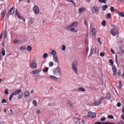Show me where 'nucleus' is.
<instances>
[{
	"instance_id": "nucleus-23",
	"label": "nucleus",
	"mask_w": 124,
	"mask_h": 124,
	"mask_svg": "<svg viewBox=\"0 0 124 124\" xmlns=\"http://www.w3.org/2000/svg\"><path fill=\"white\" fill-rule=\"evenodd\" d=\"M118 15L119 16L122 17H124V13L123 12H119L118 14Z\"/></svg>"
},
{
	"instance_id": "nucleus-27",
	"label": "nucleus",
	"mask_w": 124,
	"mask_h": 124,
	"mask_svg": "<svg viewBox=\"0 0 124 124\" xmlns=\"http://www.w3.org/2000/svg\"><path fill=\"white\" fill-rule=\"evenodd\" d=\"M93 9L95 12H98V9L97 7L96 6H94L93 8Z\"/></svg>"
},
{
	"instance_id": "nucleus-61",
	"label": "nucleus",
	"mask_w": 124,
	"mask_h": 124,
	"mask_svg": "<svg viewBox=\"0 0 124 124\" xmlns=\"http://www.w3.org/2000/svg\"><path fill=\"white\" fill-rule=\"evenodd\" d=\"M121 118L124 120V115H121Z\"/></svg>"
},
{
	"instance_id": "nucleus-22",
	"label": "nucleus",
	"mask_w": 124,
	"mask_h": 124,
	"mask_svg": "<svg viewBox=\"0 0 124 124\" xmlns=\"http://www.w3.org/2000/svg\"><path fill=\"white\" fill-rule=\"evenodd\" d=\"M24 94L25 97L29 95H30V93L29 92L27 91L25 92Z\"/></svg>"
},
{
	"instance_id": "nucleus-12",
	"label": "nucleus",
	"mask_w": 124,
	"mask_h": 124,
	"mask_svg": "<svg viewBox=\"0 0 124 124\" xmlns=\"http://www.w3.org/2000/svg\"><path fill=\"white\" fill-rule=\"evenodd\" d=\"M96 48H92L91 50L90 54L92 53L95 54L96 52Z\"/></svg>"
},
{
	"instance_id": "nucleus-18",
	"label": "nucleus",
	"mask_w": 124,
	"mask_h": 124,
	"mask_svg": "<svg viewBox=\"0 0 124 124\" xmlns=\"http://www.w3.org/2000/svg\"><path fill=\"white\" fill-rule=\"evenodd\" d=\"M112 68L113 71L114 73V74H113V75H115V73L116 72V69L115 66H113L112 67Z\"/></svg>"
},
{
	"instance_id": "nucleus-14",
	"label": "nucleus",
	"mask_w": 124,
	"mask_h": 124,
	"mask_svg": "<svg viewBox=\"0 0 124 124\" xmlns=\"http://www.w3.org/2000/svg\"><path fill=\"white\" fill-rule=\"evenodd\" d=\"M6 10L5 9H3L1 15L2 16H3V18H4L5 15L6 13Z\"/></svg>"
},
{
	"instance_id": "nucleus-34",
	"label": "nucleus",
	"mask_w": 124,
	"mask_h": 124,
	"mask_svg": "<svg viewBox=\"0 0 124 124\" xmlns=\"http://www.w3.org/2000/svg\"><path fill=\"white\" fill-rule=\"evenodd\" d=\"M109 62L111 65H112L113 64V62L111 59L109 60Z\"/></svg>"
},
{
	"instance_id": "nucleus-6",
	"label": "nucleus",
	"mask_w": 124,
	"mask_h": 124,
	"mask_svg": "<svg viewBox=\"0 0 124 124\" xmlns=\"http://www.w3.org/2000/svg\"><path fill=\"white\" fill-rule=\"evenodd\" d=\"M96 114L95 113H93L91 112H89L88 114V116L91 118H93L96 116Z\"/></svg>"
},
{
	"instance_id": "nucleus-54",
	"label": "nucleus",
	"mask_w": 124,
	"mask_h": 124,
	"mask_svg": "<svg viewBox=\"0 0 124 124\" xmlns=\"http://www.w3.org/2000/svg\"><path fill=\"white\" fill-rule=\"evenodd\" d=\"M105 120V117H102L101 119V121H104Z\"/></svg>"
},
{
	"instance_id": "nucleus-3",
	"label": "nucleus",
	"mask_w": 124,
	"mask_h": 124,
	"mask_svg": "<svg viewBox=\"0 0 124 124\" xmlns=\"http://www.w3.org/2000/svg\"><path fill=\"white\" fill-rule=\"evenodd\" d=\"M77 63L75 61L73 62L72 63V69L73 71H75L76 73H77Z\"/></svg>"
},
{
	"instance_id": "nucleus-44",
	"label": "nucleus",
	"mask_w": 124,
	"mask_h": 124,
	"mask_svg": "<svg viewBox=\"0 0 124 124\" xmlns=\"http://www.w3.org/2000/svg\"><path fill=\"white\" fill-rule=\"evenodd\" d=\"M13 42L14 44H17L18 41L16 39H15L13 40Z\"/></svg>"
},
{
	"instance_id": "nucleus-48",
	"label": "nucleus",
	"mask_w": 124,
	"mask_h": 124,
	"mask_svg": "<svg viewBox=\"0 0 124 124\" xmlns=\"http://www.w3.org/2000/svg\"><path fill=\"white\" fill-rule=\"evenodd\" d=\"M107 17L108 19H109L111 17V15L110 13H108L107 15Z\"/></svg>"
},
{
	"instance_id": "nucleus-17",
	"label": "nucleus",
	"mask_w": 124,
	"mask_h": 124,
	"mask_svg": "<svg viewBox=\"0 0 124 124\" xmlns=\"http://www.w3.org/2000/svg\"><path fill=\"white\" fill-rule=\"evenodd\" d=\"M14 12V9L13 7L11 9L10 11V15H12Z\"/></svg>"
},
{
	"instance_id": "nucleus-45",
	"label": "nucleus",
	"mask_w": 124,
	"mask_h": 124,
	"mask_svg": "<svg viewBox=\"0 0 124 124\" xmlns=\"http://www.w3.org/2000/svg\"><path fill=\"white\" fill-rule=\"evenodd\" d=\"M19 18L22 19L24 22H25V19L24 18H23V17L21 16L20 17V18Z\"/></svg>"
},
{
	"instance_id": "nucleus-15",
	"label": "nucleus",
	"mask_w": 124,
	"mask_h": 124,
	"mask_svg": "<svg viewBox=\"0 0 124 124\" xmlns=\"http://www.w3.org/2000/svg\"><path fill=\"white\" fill-rule=\"evenodd\" d=\"M85 10V8H79V13H83Z\"/></svg>"
},
{
	"instance_id": "nucleus-16",
	"label": "nucleus",
	"mask_w": 124,
	"mask_h": 124,
	"mask_svg": "<svg viewBox=\"0 0 124 124\" xmlns=\"http://www.w3.org/2000/svg\"><path fill=\"white\" fill-rule=\"evenodd\" d=\"M49 78H50L51 79H53L54 80H57L58 79V78L55 77L53 76L52 75H50L49 76Z\"/></svg>"
},
{
	"instance_id": "nucleus-19",
	"label": "nucleus",
	"mask_w": 124,
	"mask_h": 124,
	"mask_svg": "<svg viewBox=\"0 0 124 124\" xmlns=\"http://www.w3.org/2000/svg\"><path fill=\"white\" fill-rule=\"evenodd\" d=\"M110 97V95L109 93H108L106 94V98L107 99H109Z\"/></svg>"
},
{
	"instance_id": "nucleus-2",
	"label": "nucleus",
	"mask_w": 124,
	"mask_h": 124,
	"mask_svg": "<svg viewBox=\"0 0 124 124\" xmlns=\"http://www.w3.org/2000/svg\"><path fill=\"white\" fill-rule=\"evenodd\" d=\"M54 74L57 77H61V71L60 68H56L54 71Z\"/></svg>"
},
{
	"instance_id": "nucleus-30",
	"label": "nucleus",
	"mask_w": 124,
	"mask_h": 124,
	"mask_svg": "<svg viewBox=\"0 0 124 124\" xmlns=\"http://www.w3.org/2000/svg\"><path fill=\"white\" fill-rule=\"evenodd\" d=\"M102 25L103 26H105L106 25V22L105 20H103L101 23Z\"/></svg>"
},
{
	"instance_id": "nucleus-53",
	"label": "nucleus",
	"mask_w": 124,
	"mask_h": 124,
	"mask_svg": "<svg viewBox=\"0 0 124 124\" xmlns=\"http://www.w3.org/2000/svg\"><path fill=\"white\" fill-rule=\"evenodd\" d=\"M100 55L101 56H103L105 55V54L104 53L102 52H101L100 54Z\"/></svg>"
},
{
	"instance_id": "nucleus-40",
	"label": "nucleus",
	"mask_w": 124,
	"mask_h": 124,
	"mask_svg": "<svg viewBox=\"0 0 124 124\" xmlns=\"http://www.w3.org/2000/svg\"><path fill=\"white\" fill-rule=\"evenodd\" d=\"M53 63L52 62H50L49 63V65L50 67H51L53 65Z\"/></svg>"
},
{
	"instance_id": "nucleus-33",
	"label": "nucleus",
	"mask_w": 124,
	"mask_h": 124,
	"mask_svg": "<svg viewBox=\"0 0 124 124\" xmlns=\"http://www.w3.org/2000/svg\"><path fill=\"white\" fill-rule=\"evenodd\" d=\"M48 70V68L47 67H46L44 69H43V71L44 72H46Z\"/></svg>"
},
{
	"instance_id": "nucleus-39",
	"label": "nucleus",
	"mask_w": 124,
	"mask_h": 124,
	"mask_svg": "<svg viewBox=\"0 0 124 124\" xmlns=\"http://www.w3.org/2000/svg\"><path fill=\"white\" fill-rule=\"evenodd\" d=\"M110 10L112 12H113L115 11L114 8L113 7H111L110 8Z\"/></svg>"
},
{
	"instance_id": "nucleus-7",
	"label": "nucleus",
	"mask_w": 124,
	"mask_h": 124,
	"mask_svg": "<svg viewBox=\"0 0 124 124\" xmlns=\"http://www.w3.org/2000/svg\"><path fill=\"white\" fill-rule=\"evenodd\" d=\"M30 67L32 68H36L37 67V65L35 62H30Z\"/></svg>"
},
{
	"instance_id": "nucleus-1",
	"label": "nucleus",
	"mask_w": 124,
	"mask_h": 124,
	"mask_svg": "<svg viewBox=\"0 0 124 124\" xmlns=\"http://www.w3.org/2000/svg\"><path fill=\"white\" fill-rule=\"evenodd\" d=\"M21 89H20L18 90H16L15 91L13 92L9 97V99L10 101H11L13 96L14 95H17L18 94L21 92Z\"/></svg>"
},
{
	"instance_id": "nucleus-5",
	"label": "nucleus",
	"mask_w": 124,
	"mask_h": 124,
	"mask_svg": "<svg viewBox=\"0 0 124 124\" xmlns=\"http://www.w3.org/2000/svg\"><path fill=\"white\" fill-rule=\"evenodd\" d=\"M33 10L36 14H38L39 12V9L38 6L35 5L33 8Z\"/></svg>"
},
{
	"instance_id": "nucleus-20",
	"label": "nucleus",
	"mask_w": 124,
	"mask_h": 124,
	"mask_svg": "<svg viewBox=\"0 0 124 124\" xmlns=\"http://www.w3.org/2000/svg\"><path fill=\"white\" fill-rule=\"evenodd\" d=\"M50 53L53 55V56H54V55L55 56L56 55V52L54 50H52V51L50 52Z\"/></svg>"
},
{
	"instance_id": "nucleus-13",
	"label": "nucleus",
	"mask_w": 124,
	"mask_h": 124,
	"mask_svg": "<svg viewBox=\"0 0 124 124\" xmlns=\"http://www.w3.org/2000/svg\"><path fill=\"white\" fill-rule=\"evenodd\" d=\"M78 23L77 22H76L74 23H73L71 24V25L72 27H77Z\"/></svg>"
},
{
	"instance_id": "nucleus-64",
	"label": "nucleus",
	"mask_w": 124,
	"mask_h": 124,
	"mask_svg": "<svg viewBox=\"0 0 124 124\" xmlns=\"http://www.w3.org/2000/svg\"><path fill=\"white\" fill-rule=\"evenodd\" d=\"M2 33H1L0 34V39H1L2 38Z\"/></svg>"
},
{
	"instance_id": "nucleus-24",
	"label": "nucleus",
	"mask_w": 124,
	"mask_h": 124,
	"mask_svg": "<svg viewBox=\"0 0 124 124\" xmlns=\"http://www.w3.org/2000/svg\"><path fill=\"white\" fill-rule=\"evenodd\" d=\"M40 70L39 69H38L37 70H34L33 71V73L34 74H37L40 72Z\"/></svg>"
},
{
	"instance_id": "nucleus-57",
	"label": "nucleus",
	"mask_w": 124,
	"mask_h": 124,
	"mask_svg": "<svg viewBox=\"0 0 124 124\" xmlns=\"http://www.w3.org/2000/svg\"><path fill=\"white\" fill-rule=\"evenodd\" d=\"M115 12L117 14H118L119 13V12L118 11V10L117 9H115Z\"/></svg>"
},
{
	"instance_id": "nucleus-38",
	"label": "nucleus",
	"mask_w": 124,
	"mask_h": 124,
	"mask_svg": "<svg viewBox=\"0 0 124 124\" xmlns=\"http://www.w3.org/2000/svg\"><path fill=\"white\" fill-rule=\"evenodd\" d=\"M97 40H98V41L99 42V44L100 45H101L102 44V43L101 42V41L100 38H98V39H97Z\"/></svg>"
},
{
	"instance_id": "nucleus-41",
	"label": "nucleus",
	"mask_w": 124,
	"mask_h": 124,
	"mask_svg": "<svg viewBox=\"0 0 124 124\" xmlns=\"http://www.w3.org/2000/svg\"><path fill=\"white\" fill-rule=\"evenodd\" d=\"M7 31H4V38H5L7 37Z\"/></svg>"
},
{
	"instance_id": "nucleus-52",
	"label": "nucleus",
	"mask_w": 124,
	"mask_h": 124,
	"mask_svg": "<svg viewBox=\"0 0 124 124\" xmlns=\"http://www.w3.org/2000/svg\"><path fill=\"white\" fill-rule=\"evenodd\" d=\"M111 51L113 54H114L115 53V52L114 51L113 49L112 48L111 49Z\"/></svg>"
},
{
	"instance_id": "nucleus-31",
	"label": "nucleus",
	"mask_w": 124,
	"mask_h": 124,
	"mask_svg": "<svg viewBox=\"0 0 124 124\" xmlns=\"http://www.w3.org/2000/svg\"><path fill=\"white\" fill-rule=\"evenodd\" d=\"M118 85L120 89L122 85V83L121 81H120L118 83Z\"/></svg>"
},
{
	"instance_id": "nucleus-56",
	"label": "nucleus",
	"mask_w": 124,
	"mask_h": 124,
	"mask_svg": "<svg viewBox=\"0 0 124 124\" xmlns=\"http://www.w3.org/2000/svg\"><path fill=\"white\" fill-rule=\"evenodd\" d=\"M117 124H124L123 122L121 121L119 122Z\"/></svg>"
},
{
	"instance_id": "nucleus-59",
	"label": "nucleus",
	"mask_w": 124,
	"mask_h": 124,
	"mask_svg": "<svg viewBox=\"0 0 124 124\" xmlns=\"http://www.w3.org/2000/svg\"><path fill=\"white\" fill-rule=\"evenodd\" d=\"M67 1L69 2H71L72 3L74 4V3L73 2L72 0H66Z\"/></svg>"
},
{
	"instance_id": "nucleus-26",
	"label": "nucleus",
	"mask_w": 124,
	"mask_h": 124,
	"mask_svg": "<svg viewBox=\"0 0 124 124\" xmlns=\"http://www.w3.org/2000/svg\"><path fill=\"white\" fill-rule=\"evenodd\" d=\"M32 47L30 46H28L27 47V50L28 51H31L32 49Z\"/></svg>"
},
{
	"instance_id": "nucleus-32",
	"label": "nucleus",
	"mask_w": 124,
	"mask_h": 124,
	"mask_svg": "<svg viewBox=\"0 0 124 124\" xmlns=\"http://www.w3.org/2000/svg\"><path fill=\"white\" fill-rule=\"evenodd\" d=\"M73 31L75 32H77V31L76 30L75 28H71V31Z\"/></svg>"
},
{
	"instance_id": "nucleus-60",
	"label": "nucleus",
	"mask_w": 124,
	"mask_h": 124,
	"mask_svg": "<svg viewBox=\"0 0 124 124\" xmlns=\"http://www.w3.org/2000/svg\"><path fill=\"white\" fill-rule=\"evenodd\" d=\"M117 105L118 107H120L121 106V104L119 102L117 104Z\"/></svg>"
},
{
	"instance_id": "nucleus-51",
	"label": "nucleus",
	"mask_w": 124,
	"mask_h": 124,
	"mask_svg": "<svg viewBox=\"0 0 124 124\" xmlns=\"http://www.w3.org/2000/svg\"><path fill=\"white\" fill-rule=\"evenodd\" d=\"M31 22V23H32L34 22L33 19L32 17H31L30 18Z\"/></svg>"
},
{
	"instance_id": "nucleus-11",
	"label": "nucleus",
	"mask_w": 124,
	"mask_h": 124,
	"mask_svg": "<svg viewBox=\"0 0 124 124\" xmlns=\"http://www.w3.org/2000/svg\"><path fill=\"white\" fill-rule=\"evenodd\" d=\"M72 27V26L71 25L68 26H67L65 27V29L66 30H68L70 31Z\"/></svg>"
},
{
	"instance_id": "nucleus-28",
	"label": "nucleus",
	"mask_w": 124,
	"mask_h": 124,
	"mask_svg": "<svg viewBox=\"0 0 124 124\" xmlns=\"http://www.w3.org/2000/svg\"><path fill=\"white\" fill-rule=\"evenodd\" d=\"M32 103L33 105H34L35 107H36L37 106V102L36 100H34L32 102Z\"/></svg>"
},
{
	"instance_id": "nucleus-46",
	"label": "nucleus",
	"mask_w": 124,
	"mask_h": 124,
	"mask_svg": "<svg viewBox=\"0 0 124 124\" xmlns=\"http://www.w3.org/2000/svg\"><path fill=\"white\" fill-rule=\"evenodd\" d=\"M99 1L100 2L105 3L106 1L104 0H99Z\"/></svg>"
},
{
	"instance_id": "nucleus-49",
	"label": "nucleus",
	"mask_w": 124,
	"mask_h": 124,
	"mask_svg": "<svg viewBox=\"0 0 124 124\" xmlns=\"http://www.w3.org/2000/svg\"><path fill=\"white\" fill-rule=\"evenodd\" d=\"M65 46L64 45H62V49L64 51L65 50Z\"/></svg>"
},
{
	"instance_id": "nucleus-47",
	"label": "nucleus",
	"mask_w": 124,
	"mask_h": 124,
	"mask_svg": "<svg viewBox=\"0 0 124 124\" xmlns=\"http://www.w3.org/2000/svg\"><path fill=\"white\" fill-rule=\"evenodd\" d=\"M47 54L46 53H45L43 55V57L44 58H45L47 57Z\"/></svg>"
},
{
	"instance_id": "nucleus-35",
	"label": "nucleus",
	"mask_w": 124,
	"mask_h": 124,
	"mask_svg": "<svg viewBox=\"0 0 124 124\" xmlns=\"http://www.w3.org/2000/svg\"><path fill=\"white\" fill-rule=\"evenodd\" d=\"M26 49V48L25 46H22L20 48V49L21 50H25Z\"/></svg>"
},
{
	"instance_id": "nucleus-4",
	"label": "nucleus",
	"mask_w": 124,
	"mask_h": 124,
	"mask_svg": "<svg viewBox=\"0 0 124 124\" xmlns=\"http://www.w3.org/2000/svg\"><path fill=\"white\" fill-rule=\"evenodd\" d=\"M111 34L113 36H115L118 33V30L116 28H113L111 30Z\"/></svg>"
},
{
	"instance_id": "nucleus-29",
	"label": "nucleus",
	"mask_w": 124,
	"mask_h": 124,
	"mask_svg": "<svg viewBox=\"0 0 124 124\" xmlns=\"http://www.w3.org/2000/svg\"><path fill=\"white\" fill-rule=\"evenodd\" d=\"M78 90L79 91H81L83 92H85V89L81 87L79 88Z\"/></svg>"
},
{
	"instance_id": "nucleus-10",
	"label": "nucleus",
	"mask_w": 124,
	"mask_h": 124,
	"mask_svg": "<svg viewBox=\"0 0 124 124\" xmlns=\"http://www.w3.org/2000/svg\"><path fill=\"white\" fill-rule=\"evenodd\" d=\"M53 60L55 62L58 63V60L56 55L54 56L53 57Z\"/></svg>"
},
{
	"instance_id": "nucleus-43",
	"label": "nucleus",
	"mask_w": 124,
	"mask_h": 124,
	"mask_svg": "<svg viewBox=\"0 0 124 124\" xmlns=\"http://www.w3.org/2000/svg\"><path fill=\"white\" fill-rule=\"evenodd\" d=\"M108 117L111 119H113L114 118L113 116L111 115H109L108 116Z\"/></svg>"
},
{
	"instance_id": "nucleus-8",
	"label": "nucleus",
	"mask_w": 124,
	"mask_h": 124,
	"mask_svg": "<svg viewBox=\"0 0 124 124\" xmlns=\"http://www.w3.org/2000/svg\"><path fill=\"white\" fill-rule=\"evenodd\" d=\"M92 32L91 35L93 36L95 35L96 33L97 30L94 28H92L91 31Z\"/></svg>"
},
{
	"instance_id": "nucleus-58",
	"label": "nucleus",
	"mask_w": 124,
	"mask_h": 124,
	"mask_svg": "<svg viewBox=\"0 0 124 124\" xmlns=\"http://www.w3.org/2000/svg\"><path fill=\"white\" fill-rule=\"evenodd\" d=\"M84 23L85 25L86 26H87V21H86L85 20H84Z\"/></svg>"
},
{
	"instance_id": "nucleus-36",
	"label": "nucleus",
	"mask_w": 124,
	"mask_h": 124,
	"mask_svg": "<svg viewBox=\"0 0 124 124\" xmlns=\"http://www.w3.org/2000/svg\"><path fill=\"white\" fill-rule=\"evenodd\" d=\"M67 103L71 107H72V106L73 105L72 104L70 101H67Z\"/></svg>"
},
{
	"instance_id": "nucleus-55",
	"label": "nucleus",
	"mask_w": 124,
	"mask_h": 124,
	"mask_svg": "<svg viewBox=\"0 0 124 124\" xmlns=\"http://www.w3.org/2000/svg\"><path fill=\"white\" fill-rule=\"evenodd\" d=\"M2 54L3 56H4L5 55V53L4 50H2Z\"/></svg>"
},
{
	"instance_id": "nucleus-62",
	"label": "nucleus",
	"mask_w": 124,
	"mask_h": 124,
	"mask_svg": "<svg viewBox=\"0 0 124 124\" xmlns=\"http://www.w3.org/2000/svg\"><path fill=\"white\" fill-rule=\"evenodd\" d=\"M36 112L37 114H38L40 113V111L39 110H36Z\"/></svg>"
},
{
	"instance_id": "nucleus-37",
	"label": "nucleus",
	"mask_w": 124,
	"mask_h": 124,
	"mask_svg": "<svg viewBox=\"0 0 124 124\" xmlns=\"http://www.w3.org/2000/svg\"><path fill=\"white\" fill-rule=\"evenodd\" d=\"M8 89H6L5 91V93L6 95H8Z\"/></svg>"
},
{
	"instance_id": "nucleus-9",
	"label": "nucleus",
	"mask_w": 124,
	"mask_h": 124,
	"mask_svg": "<svg viewBox=\"0 0 124 124\" xmlns=\"http://www.w3.org/2000/svg\"><path fill=\"white\" fill-rule=\"evenodd\" d=\"M102 99V98H101V99ZM102 100H97L94 102V104L95 106H97L99 105L101 103V101Z\"/></svg>"
},
{
	"instance_id": "nucleus-21",
	"label": "nucleus",
	"mask_w": 124,
	"mask_h": 124,
	"mask_svg": "<svg viewBox=\"0 0 124 124\" xmlns=\"http://www.w3.org/2000/svg\"><path fill=\"white\" fill-rule=\"evenodd\" d=\"M16 15L17 16V17L18 18H20V17L21 16H20V13L18 12L17 9H16Z\"/></svg>"
},
{
	"instance_id": "nucleus-63",
	"label": "nucleus",
	"mask_w": 124,
	"mask_h": 124,
	"mask_svg": "<svg viewBox=\"0 0 124 124\" xmlns=\"http://www.w3.org/2000/svg\"><path fill=\"white\" fill-rule=\"evenodd\" d=\"M95 124H101V122H97L95 123Z\"/></svg>"
},
{
	"instance_id": "nucleus-42",
	"label": "nucleus",
	"mask_w": 124,
	"mask_h": 124,
	"mask_svg": "<svg viewBox=\"0 0 124 124\" xmlns=\"http://www.w3.org/2000/svg\"><path fill=\"white\" fill-rule=\"evenodd\" d=\"M7 102L6 100L5 99H2L1 101V102L2 103H6Z\"/></svg>"
},
{
	"instance_id": "nucleus-50",
	"label": "nucleus",
	"mask_w": 124,
	"mask_h": 124,
	"mask_svg": "<svg viewBox=\"0 0 124 124\" xmlns=\"http://www.w3.org/2000/svg\"><path fill=\"white\" fill-rule=\"evenodd\" d=\"M18 97L19 98L21 99L23 97V95L22 94H19L18 95Z\"/></svg>"
},
{
	"instance_id": "nucleus-25",
	"label": "nucleus",
	"mask_w": 124,
	"mask_h": 124,
	"mask_svg": "<svg viewBox=\"0 0 124 124\" xmlns=\"http://www.w3.org/2000/svg\"><path fill=\"white\" fill-rule=\"evenodd\" d=\"M108 6L107 5H103L102 7V8L103 11H105L106 9L107 8Z\"/></svg>"
}]
</instances>
